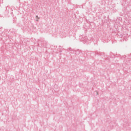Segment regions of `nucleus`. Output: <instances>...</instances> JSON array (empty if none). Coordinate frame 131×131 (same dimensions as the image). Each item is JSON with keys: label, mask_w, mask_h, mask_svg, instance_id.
<instances>
[{"label": "nucleus", "mask_w": 131, "mask_h": 131, "mask_svg": "<svg viewBox=\"0 0 131 131\" xmlns=\"http://www.w3.org/2000/svg\"><path fill=\"white\" fill-rule=\"evenodd\" d=\"M38 19H39V17H38V16H36V21H38Z\"/></svg>", "instance_id": "f257e3e1"}]
</instances>
